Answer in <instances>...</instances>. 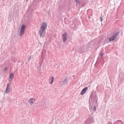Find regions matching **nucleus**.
<instances>
[{
	"mask_svg": "<svg viewBox=\"0 0 124 124\" xmlns=\"http://www.w3.org/2000/svg\"><path fill=\"white\" fill-rule=\"evenodd\" d=\"M35 101V99L33 98H31L28 101L29 102L31 105L34 103V101Z\"/></svg>",
	"mask_w": 124,
	"mask_h": 124,
	"instance_id": "nucleus-9",
	"label": "nucleus"
},
{
	"mask_svg": "<svg viewBox=\"0 0 124 124\" xmlns=\"http://www.w3.org/2000/svg\"><path fill=\"white\" fill-rule=\"evenodd\" d=\"M69 80V78L68 77L66 78L63 81L60 82L61 85H65L68 82V81Z\"/></svg>",
	"mask_w": 124,
	"mask_h": 124,
	"instance_id": "nucleus-5",
	"label": "nucleus"
},
{
	"mask_svg": "<svg viewBox=\"0 0 124 124\" xmlns=\"http://www.w3.org/2000/svg\"><path fill=\"white\" fill-rule=\"evenodd\" d=\"M42 62H43L42 59H40V60L39 64L40 65V66H41V65L42 64Z\"/></svg>",
	"mask_w": 124,
	"mask_h": 124,
	"instance_id": "nucleus-13",
	"label": "nucleus"
},
{
	"mask_svg": "<svg viewBox=\"0 0 124 124\" xmlns=\"http://www.w3.org/2000/svg\"><path fill=\"white\" fill-rule=\"evenodd\" d=\"M118 34L116 33L114 34L112 36L109 38V41H111L114 40L116 38V37L118 35Z\"/></svg>",
	"mask_w": 124,
	"mask_h": 124,
	"instance_id": "nucleus-7",
	"label": "nucleus"
},
{
	"mask_svg": "<svg viewBox=\"0 0 124 124\" xmlns=\"http://www.w3.org/2000/svg\"><path fill=\"white\" fill-rule=\"evenodd\" d=\"M7 69V68H6V67L4 69V70H6Z\"/></svg>",
	"mask_w": 124,
	"mask_h": 124,
	"instance_id": "nucleus-16",
	"label": "nucleus"
},
{
	"mask_svg": "<svg viewBox=\"0 0 124 124\" xmlns=\"http://www.w3.org/2000/svg\"><path fill=\"white\" fill-rule=\"evenodd\" d=\"M94 120L93 118L92 117H89L85 121V123L86 124H91L92 123L94 122Z\"/></svg>",
	"mask_w": 124,
	"mask_h": 124,
	"instance_id": "nucleus-3",
	"label": "nucleus"
},
{
	"mask_svg": "<svg viewBox=\"0 0 124 124\" xmlns=\"http://www.w3.org/2000/svg\"><path fill=\"white\" fill-rule=\"evenodd\" d=\"M6 92L7 93H9L10 92V87L9 86V84L7 85V87H6Z\"/></svg>",
	"mask_w": 124,
	"mask_h": 124,
	"instance_id": "nucleus-10",
	"label": "nucleus"
},
{
	"mask_svg": "<svg viewBox=\"0 0 124 124\" xmlns=\"http://www.w3.org/2000/svg\"><path fill=\"white\" fill-rule=\"evenodd\" d=\"M14 75L13 73H12L10 74L9 77L11 79H12L14 78Z\"/></svg>",
	"mask_w": 124,
	"mask_h": 124,
	"instance_id": "nucleus-12",
	"label": "nucleus"
},
{
	"mask_svg": "<svg viewBox=\"0 0 124 124\" xmlns=\"http://www.w3.org/2000/svg\"><path fill=\"white\" fill-rule=\"evenodd\" d=\"M42 26L39 31V34L40 37L43 38L45 37L46 32L45 30L47 27V24L46 22H43L42 23Z\"/></svg>",
	"mask_w": 124,
	"mask_h": 124,
	"instance_id": "nucleus-2",
	"label": "nucleus"
},
{
	"mask_svg": "<svg viewBox=\"0 0 124 124\" xmlns=\"http://www.w3.org/2000/svg\"><path fill=\"white\" fill-rule=\"evenodd\" d=\"M88 88L86 87L83 89L82 90L81 94L82 95H83L88 90Z\"/></svg>",
	"mask_w": 124,
	"mask_h": 124,
	"instance_id": "nucleus-8",
	"label": "nucleus"
},
{
	"mask_svg": "<svg viewBox=\"0 0 124 124\" xmlns=\"http://www.w3.org/2000/svg\"><path fill=\"white\" fill-rule=\"evenodd\" d=\"M100 20H101V16L100 17Z\"/></svg>",
	"mask_w": 124,
	"mask_h": 124,
	"instance_id": "nucleus-19",
	"label": "nucleus"
},
{
	"mask_svg": "<svg viewBox=\"0 0 124 124\" xmlns=\"http://www.w3.org/2000/svg\"><path fill=\"white\" fill-rule=\"evenodd\" d=\"M54 80V77H52L51 78H50L49 80V82L50 84H52L53 83Z\"/></svg>",
	"mask_w": 124,
	"mask_h": 124,
	"instance_id": "nucleus-11",
	"label": "nucleus"
},
{
	"mask_svg": "<svg viewBox=\"0 0 124 124\" xmlns=\"http://www.w3.org/2000/svg\"><path fill=\"white\" fill-rule=\"evenodd\" d=\"M48 106L47 107V106H46V107H47V108L49 107L48 104Z\"/></svg>",
	"mask_w": 124,
	"mask_h": 124,
	"instance_id": "nucleus-17",
	"label": "nucleus"
},
{
	"mask_svg": "<svg viewBox=\"0 0 124 124\" xmlns=\"http://www.w3.org/2000/svg\"><path fill=\"white\" fill-rule=\"evenodd\" d=\"M25 28V25H23L21 26L20 30V33L19 36H21L23 34L24 32V30Z\"/></svg>",
	"mask_w": 124,
	"mask_h": 124,
	"instance_id": "nucleus-4",
	"label": "nucleus"
},
{
	"mask_svg": "<svg viewBox=\"0 0 124 124\" xmlns=\"http://www.w3.org/2000/svg\"><path fill=\"white\" fill-rule=\"evenodd\" d=\"M97 99L96 92L93 91L91 94L89 100L90 103V108L91 110L93 109L94 111L96 110V107L97 105Z\"/></svg>",
	"mask_w": 124,
	"mask_h": 124,
	"instance_id": "nucleus-1",
	"label": "nucleus"
},
{
	"mask_svg": "<svg viewBox=\"0 0 124 124\" xmlns=\"http://www.w3.org/2000/svg\"><path fill=\"white\" fill-rule=\"evenodd\" d=\"M31 56L30 57H29L28 59V61H29L30 60V59H31Z\"/></svg>",
	"mask_w": 124,
	"mask_h": 124,
	"instance_id": "nucleus-15",
	"label": "nucleus"
},
{
	"mask_svg": "<svg viewBox=\"0 0 124 124\" xmlns=\"http://www.w3.org/2000/svg\"><path fill=\"white\" fill-rule=\"evenodd\" d=\"M101 55V52H100V53L99 54V55Z\"/></svg>",
	"mask_w": 124,
	"mask_h": 124,
	"instance_id": "nucleus-18",
	"label": "nucleus"
},
{
	"mask_svg": "<svg viewBox=\"0 0 124 124\" xmlns=\"http://www.w3.org/2000/svg\"><path fill=\"white\" fill-rule=\"evenodd\" d=\"M99 87H98V86L97 87V89H98Z\"/></svg>",
	"mask_w": 124,
	"mask_h": 124,
	"instance_id": "nucleus-20",
	"label": "nucleus"
},
{
	"mask_svg": "<svg viewBox=\"0 0 124 124\" xmlns=\"http://www.w3.org/2000/svg\"><path fill=\"white\" fill-rule=\"evenodd\" d=\"M76 2L78 3H80L79 1V0H76Z\"/></svg>",
	"mask_w": 124,
	"mask_h": 124,
	"instance_id": "nucleus-14",
	"label": "nucleus"
},
{
	"mask_svg": "<svg viewBox=\"0 0 124 124\" xmlns=\"http://www.w3.org/2000/svg\"><path fill=\"white\" fill-rule=\"evenodd\" d=\"M68 34L66 32L64 33L62 35V37L63 38V42H65L67 39V36Z\"/></svg>",
	"mask_w": 124,
	"mask_h": 124,
	"instance_id": "nucleus-6",
	"label": "nucleus"
}]
</instances>
